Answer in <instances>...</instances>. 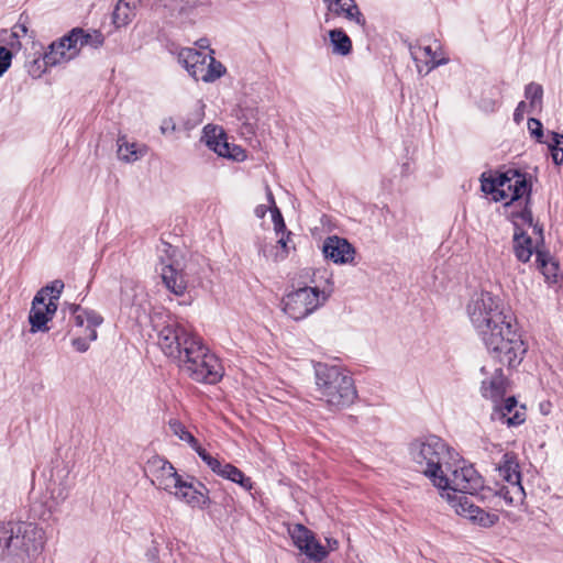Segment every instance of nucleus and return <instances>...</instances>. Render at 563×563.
Here are the masks:
<instances>
[{
  "mask_svg": "<svg viewBox=\"0 0 563 563\" xmlns=\"http://www.w3.org/2000/svg\"><path fill=\"white\" fill-rule=\"evenodd\" d=\"M466 313L479 338L514 321L512 316L506 311L501 299L484 290L472 296L466 306Z\"/></svg>",
  "mask_w": 563,
  "mask_h": 563,
  "instance_id": "5",
  "label": "nucleus"
},
{
  "mask_svg": "<svg viewBox=\"0 0 563 563\" xmlns=\"http://www.w3.org/2000/svg\"><path fill=\"white\" fill-rule=\"evenodd\" d=\"M12 53L4 46H0V76L10 67Z\"/></svg>",
  "mask_w": 563,
  "mask_h": 563,
  "instance_id": "43",
  "label": "nucleus"
},
{
  "mask_svg": "<svg viewBox=\"0 0 563 563\" xmlns=\"http://www.w3.org/2000/svg\"><path fill=\"white\" fill-rule=\"evenodd\" d=\"M197 44H198V46H199V48H200L199 51H201V52H209V51H211V49L209 48V42H208V40H205V38L199 40V41L197 42Z\"/></svg>",
  "mask_w": 563,
  "mask_h": 563,
  "instance_id": "50",
  "label": "nucleus"
},
{
  "mask_svg": "<svg viewBox=\"0 0 563 563\" xmlns=\"http://www.w3.org/2000/svg\"><path fill=\"white\" fill-rule=\"evenodd\" d=\"M64 289V283L59 279H56L52 282L48 286L42 288L37 294L43 295V299L48 301H54L55 305H57V301L63 292Z\"/></svg>",
  "mask_w": 563,
  "mask_h": 563,
  "instance_id": "39",
  "label": "nucleus"
},
{
  "mask_svg": "<svg viewBox=\"0 0 563 563\" xmlns=\"http://www.w3.org/2000/svg\"><path fill=\"white\" fill-rule=\"evenodd\" d=\"M200 459L218 476L238 484L246 492L252 490L253 482L251 477L245 476V474L233 464L221 462L208 452L200 453Z\"/></svg>",
  "mask_w": 563,
  "mask_h": 563,
  "instance_id": "18",
  "label": "nucleus"
},
{
  "mask_svg": "<svg viewBox=\"0 0 563 563\" xmlns=\"http://www.w3.org/2000/svg\"><path fill=\"white\" fill-rule=\"evenodd\" d=\"M507 391V383L501 367L494 369L489 378L482 382L481 394L484 398L489 399L493 405L501 401Z\"/></svg>",
  "mask_w": 563,
  "mask_h": 563,
  "instance_id": "25",
  "label": "nucleus"
},
{
  "mask_svg": "<svg viewBox=\"0 0 563 563\" xmlns=\"http://www.w3.org/2000/svg\"><path fill=\"white\" fill-rule=\"evenodd\" d=\"M482 190L492 195L494 201H503L505 206L527 202L530 196V186L525 174L509 169L498 175H482Z\"/></svg>",
  "mask_w": 563,
  "mask_h": 563,
  "instance_id": "7",
  "label": "nucleus"
},
{
  "mask_svg": "<svg viewBox=\"0 0 563 563\" xmlns=\"http://www.w3.org/2000/svg\"><path fill=\"white\" fill-rule=\"evenodd\" d=\"M328 545L330 550H334L338 548V541L334 539H327Z\"/></svg>",
  "mask_w": 563,
  "mask_h": 563,
  "instance_id": "51",
  "label": "nucleus"
},
{
  "mask_svg": "<svg viewBox=\"0 0 563 563\" xmlns=\"http://www.w3.org/2000/svg\"><path fill=\"white\" fill-rule=\"evenodd\" d=\"M168 427L172 433L177 437L180 441L187 443L199 456L200 453L207 452L197 441V439L192 435V433L186 428V426L180 422L178 419H170L168 421Z\"/></svg>",
  "mask_w": 563,
  "mask_h": 563,
  "instance_id": "31",
  "label": "nucleus"
},
{
  "mask_svg": "<svg viewBox=\"0 0 563 563\" xmlns=\"http://www.w3.org/2000/svg\"><path fill=\"white\" fill-rule=\"evenodd\" d=\"M526 108H527V103L525 101H520L518 103L517 108L515 109V113H514L515 121L520 122L522 120L523 112L526 111Z\"/></svg>",
  "mask_w": 563,
  "mask_h": 563,
  "instance_id": "46",
  "label": "nucleus"
},
{
  "mask_svg": "<svg viewBox=\"0 0 563 563\" xmlns=\"http://www.w3.org/2000/svg\"><path fill=\"white\" fill-rule=\"evenodd\" d=\"M450 506L459 516H462L483 528L493 527L499 520L498 515L483 510L478 506L472 504L468 499H450Z\"/></svg>",
  "mask_w": 563,
  "mask_h": 563,
  "instance_id": "22",
  "label": "nucleus"
},
{
  "mask_svg": "<svg viewBox=\"0 0 563 563\" xmlns=\"http://www.w3.org/2000/svg\"><path fill=\"white\" fill-rule=\"evenodd\" d=\"M67 41H64V36L49 44L48 49L43 54L42 58H37L33 62L30 73L40 77L49 67L66 64L74 59L71 53L67 52Z\"/></svg>",
  "mask_w": 563,
  "mask_h": 563,
  "instance_id": "15",
  "label": "nucleus"
},
{
  "mask_svg": "<svg viewBox=\"0 0 563 563\" xmlns=\"http://www.w3.org/2000/svg\"><path fill=\"white\" fill-rule=\"evenodd\" d=\"M528 130L530 134L536 137V140L540 143H542L543 137V126L540 120L530 118L528 120Z\"/></svg>",
  "mask_w": 563,
  "mask_h": 563,
  "instance_id": "42",
  "label": "nucleus"
},
{
  "mask_svg": "<svg viewBox=\"0 0 563 563\" xmlns=\"http://www.w3.org/2000/svg\"><path fill=\"white\" fill-rule=\"evenodd\" d=\"M300 552L316 562L322 561L328 555V550L316 539L314 534L311 537V541L305 543Z\"/></svg>",
  "mask_w": 563,
  "mask_h": 563,
  "instance_id": "35",
  "label": "nucleus"
},
{
  "mask_svg": "<svg viewBox=\"0 0 563 563\" xmlns=\"http://www.w3.org/2000/svg\"><path fill=\"white\" fill-rule=\"evenodd\" d=\"M159 274L165 287L175 296L181 297L188 288L187 275L177 262L162 261Z\"/></svg>",
  "mask_w": 563,
  "mask_h": 563,
  "instance_id": "23",
  "label": "nucleus"
},
{
  "mask_svg": "<svg viewBox=\"0 0 563 563\" xmlns=\"http://www.w3.org/2000/svg\"><path fill=\"white\" fill-rule=\"evenodd\" d=\"M314 376L317 397L330 410L346 408L357 398L354 379L344 367L317 363Z\"/></svg>",
  "mask_w": 563,
  "mask_h": 563,
  "instance_id": "4",
  "label": "nucleus"
},
{
  "mask_svg": "<svg viewBox=\"0 0 563 563\" xmlns=\"http://www.w3.org/2000/svg\"><path fill=\"white\" fill-rule=\"evenodd\" d=\"M288 532L290 534V538L294 542V544L299 549V551L302 550V547H305V543L311 541V537L313 536V532L310 531L305 526L297 523L288 529Z\"/></svg>",
  "mask_w": 563,
  "mask_h": 563,
  "instance_id": "37",
  "label": "nucleus"
},
{
  "mask_svg": "<svg viewBox=\"0 0 563 563\" xmlns=\"http://www.w3.org/2000/svg\"><path fill=\"white\" fill-rule=\"evenodd\" d=\"M148 563H158V551L156 548H151L146 552Z\"/></svg>",
  "mask_w": 563,
  "mask_h": 563,
  "instance_id": "47",
  "label": "nucleus"
},
{
  "mask_svg": "<svg viewBox=\"0 0 563 563\" xmlns=\"http://www.w3.org/2000/svg\"><path fill=\"white\" fill-rule=\"evenodd\" d=\"M202 141L209 150L219 156L230 158L236 162H243L246 158L245 151L235 144H230L222 128L208 124L203 128Z\"/></svg>",
  "mask_w": 563,
  "mask_h": 563,
  "instance_id": "14",
  "label": "nucleus"
},
{
  "mask_svg": "<svg viewBox=\"0 0 563 563\" xmlns=\"http://www.w3.org/2000/svg\"><path fill=\"white\" fill-rule=\"evenodd\" d=\"M552 143L549 144V147L552 152V158L555 164L563 163V134L552 132Z\"/></svg>",
  "mask_w": 563,
  "mask_h": 563,
  "instance_id": "40",
  "label": "nucleus"
},
{
  "mask_svg": "<svg viewBox=\"0 0 563 563\" xmlns=\"http://www.w3.org/2000/svg\"><path fill=\"white\" fill-rule=\"evenodd\" d=\"M256 246L258 254L262 255L266 261L279 262L282 261L278 253V249L275 247L276 243L273 239L257 238Z\"/></svg>",
  "mask_w": 563,
  "mask_h": 563,
  "instance_id": "34",
  "label": "nucleus"
},
{
  "mask_svg": "<svg viewBox=\"0 0 563 563\" xmlns=\"http://www.w3.org/2000/svg\"><path fill=\"white\" fill-rule=\"evenodd\" d=\"M268 210L271 211V205L269 203H268V206L260 205V206H257L255 208L254 212H255L257 218H264Z\"/></svg>",
  "mask_w": 563,
  "mask_h": 563,
  "instance_id": "48",
  "label": "nucleus"
},
{
  "mask_svg": "<svg viewBox=\"0 0 563 563\" xmlns=\"http://www.w3.org/2000/svg\"><path fill=\"white\" fill-rule=\"evenodd\" d=\"M199 4L200 0H164L163 3L173 14L181 19L190 18Z\"/></svg>",
  "mask_w": 563,
  "mask_h": 563,
  "instance_id": "32",
  "label": "nucleus"
},
{
  "mask_svg": "<svg viewBox=\"0 0 563 563\" xmlns=\"http://www.w3.org/2000/svg\"><path fill=\"white\" fill-rule=\"evenodd\" d=\"M328 10L338 16H343L349 22L365 26L366 20L354 0H323Z\"/></svg>",
  "mask_w": 563,
  "mask_h": 563,
  "instance_id": "26",
  "label": "nucleus"
},
{
  "mask_svg": "<svg viewBox=\"0 0 563 563\" xmlns=\"http://www.w3.org/2000/svg\"><path fill=\"white\" fill-rule=\"evenodd\" d=\"M525 97L529 101L532 111L540 110L542 107L543 88L537 82H530L526 86Z\"/></svg>",
  "mask_w": 563,
  "mask_h": 563,
  "instance_id": "36",
  "label": "nucleus"
},
{
  "mask_svg": "<svg viewBox=\"0 0 563 563\" xmlns=\"http://www.w3.org/2000/svg\"><path fill=\"white\" fill-rule=\"evenodd\" d=\"M266 197H267V202L271 205V213H272V220L274 223V229L276 231V234H279L280 232L285 231L286 225H285V222H284V219H283V216H282L279 209L276 207L273 192L268 186L266 187Z\"/></svg>",
  "mask_w": 563,
  "mask_h": 563,
  "instance_id": "38",
  "label": "nucleus"
},
{
  "mask_svg": "<svg viewBox=\"0 0 563 563\" xmlns=\"http://www.w3.org/2000/svg\"><path fill=\"white\" fill-rule=\"evenodd\" d=\"M157 339L163 353L192 380L217 384L223 377V367L216 354L199 335L176 319H168L158 330Z\"/></svg>",
  "mask_w": 563,
  "mask_h": 563,
  "instance_id": "1",
  "label": "nucleus"
},
{
  "mask_svg": "<svg viewBox=\"0 0 563 563\" xmlns=\"http://www.w3.org/2000/svg\"><path fill=\"white\" fill-rule=\"evenodd\" d=\"M499 476L507 483L498 490L507 505H518L525 499L526 493L521 485V473L519 471L518 456L515 452L507 451L503 454L501 461L496 465Z\"/></svg>",
  "mask_w": 563,
  "mask_h": 563,
  "instance_id": "11",
  "label": "nucleus"
},
{
  "mask_svg": "<svg viewBox=\"0 0 563 563\" xmlns=\"http://www.w3.org/2000/svg\"><path fill=\"white\" fill-rule=\"evenodd\" d=\"M329 38L332 44V52L336 55L346 56L352 51V41L341 29H334L329 32Z\"/></svg>",
  "mask_w": 563,
  "mask_h": 563,
  "instance_id": "33",
  "label": "nucleus"
},
{
  "mask_svg": "<svg viewBox=\"0 0 563 563\" xmlns=\"http://www.w3.org/2000/svg\"><path fill=\"white\" fill-rule=\"evenodd\" d=\"M64 41H67L68 51L71 53L74 59L80 54L84 47L99 48L103 45L104 36L97 30H84L75 27L64 35Z\"/></svg>",
  "mask_w": 563,
  "mask_h": 563,
  "instance_id": "21",
  "label": "nucleus"
},
{
  "mask_svg": "<svg viewBox=\"0 0 563 563\" xmlns=\"http://www.w3.org/2000/svg\"><path fill=\"white\" fill-rule=\"evenodd\" d=\"M141 2L142 0H119L112 15L115 26L121 27L131 23Z\"/></svg>",
  "mask_w": 563,
  "mask_h": 563,
  "instance_id": "29",
  "label": "nucleus"
},
{
  "mask_svg": "<svg viewBox=\"0 0 563 563\" xmlns=\"http://www.w3.org/2000/svg\"><path fill=\"white\" fill-rule=\"evenodd\" d=\"M57 311V305L54 301L43 299L42 294H36L32 300V307L29 313L30 332H47L49 327L47 323L53 319Z\"/></svg>",
  "mask_w": 563,
  "mask_h": 563,
  "instance_id": "19",
  "label": "nucleus"
},
{
  "mask_svg": "<svg viewBox=\"0 0 563 563\" xmlns=\"http://www.w3.org/2000/svg\"><path fill=\"white\" fill-rule=\"evenodd\" d=\"M67 498V492L64 487H56L51 492V501L48 503V509L51 511L56 510L60 504H63Z\"/></svg>",
  "mask_w": 563,
  "mask_h": 563,
  "instance_id": "41",
  "label": "nucleus"
},
{
  "mask_svg": "<svg viewBox=\"0 0 563 563\" xmlns=\"http://www.w3.org/2000/svg\"><path fill=\"white\" fill-rule=\"evenodd\" d=\"M514 252L518 261L522 263H527L533 253L537 254V250H540L536 246L531 240V238L518 229L515 231L514 239Z\"/></svg>",
  "mask_w": 563,
  "mask_h": 563,
  "instance_id": "30",
  "label": "nucleus"
},
{
  "mask_svg": "<svg viewBox=\"0 0 563 563\" xmlns=\"http://www.w3.org/2000/svg\"><path fill=\"white\" fill-rule=\"evenodd\" d=\"M409 49L419 74L427 75L448 63V58L439 57L431 46L410 45Z\"/></svg>",
  "mask_w": 563,
  "mask_h": 563,
  "instance_id": "24",
  "label": "nucleus"
},
{
  "mask_svg": "<svg viewBox=\"0 0 563 563\" xmlns=\"http://www.w3.org/2000/svg\"><path fill=\"white\" fill-rule=\"evenodd\" d=\"M145 474L157 489L172 493L179 483L180 475L170 462L161 456H152L145 465Z\"/></svg>",
  "mask_w": 563,
  "mask_h": 563,
  "instance_id": "13",
  "label": "nucleus"
},
{
  "mask_svg": "<svg viewBox=\"0 0 563 563\" xmlns=\"http://www.w3.org/2000/svg\"><path fill=\"white\" fill-rule=\"evenodd\" d=\"M176 499L189 505L192 508L205 509L209 506L210 499L208 490L201 483L194 485V483L183 479L180 476L172 493Z\"/></svg>",
  "mask_w": 563,
  "mask_h": 563,
  "instance_id": "20",
  "label": "nucleus"
},
{
  "mask_svg": "<svg viewBox=\"0 0 563 563\" xmlns=\"http://www.w3.org/2000/svg\"><path fill=\"white\" fill-rule=\"evenodd\" d=\"M159 130L162 134H169L176 131V124L172 118H166L162 121Z\"/></svg>",
  "mask_w": 563,
  "mask_h": 563,
  "instance_id": "45",
  "label": "nucleus"
},
{
  "mask_svg": "<svg viewBox=\"0 0 563 563\" xmlns=\"http://www.w3.org/2000/svg\"><path fill=\"white\" fill-rule=\"evenodd\" d=\"M520 218L522 219V221L525 223H528L530 227H532V213L530 210H527L525 209L521 213H520Z\"/></svg>",
  "mask_w": 563,
  "mask_h": 563,
  "instance_id": "49",
  "label": "nucleus"
},
{
  "mask_svg": "<svg viewBox=\"0 0 563 563\" xmlns=\"http://www.w3.org/2000/svg\"><path fill=\"white\" fill-rule=\"evenodd\" d=\"M45 547V531L34 522L0 521V561L34 563Z\"/></svg>",
  "mask_w": 563,
  "mask_h": 563,
  "instance_id": "3",
  "label": "nucleus"
},
{
  "mask_svg": "<svg viewBox=\"0 0 563 563\" xmlns=\"http://www.w3.org/2000/svg\"><path fill=\"white\" fill-rule=\"evenodd\" d=\"M407 457L416 472L426 476L432 486L446 485L445 472L451 470L459 454L442 438L424 434L407 444Z\"/></svg>",
  "mask_w": 563,
  "mask_h": 563,
  "instance_id": "2",
  "label": "nucleus"
},
{
  "mask_svg": "<svg viewBox=\"0 0 563 563\" xmlns=\"http://www.w3.org/2000/svg\"><path fill=\"white\" fill-rule=\"evenodd\" d=\"M482 372H483V373H488L487 367H486V366H483V367H482Z\"/></svg>",
  "mask_w": 563,
  "mask_h": 563,
  "instance_id": "53",
  "label": "nucleus"
},
{
  "mask_svg": "<svg viewBox=\"0 0 563 563\" xmlns=\"http://www.w3.org/2000/svg\"><path fill=\"white\" fill-rule=\"evenodd\" d=\"M446 485L434 486L440 496L448 501L450 499H468L465 495H475L484 487L481 474L473 465L463 463L445 472Z\"/></svg>",
  "mask_w": 563,
  "mask_h": 563,
  "instance_id": "8",
  "label": "nucleus"
},
{
  "mask_svg": "<svg viewBox=\"0 0 563 563\" xmlns=\"http://www.w3.org/2000/svg\"><path fill=\"white\" fill-rule=\"evenodd\" d=\"M282 233V236L274 241L276 243V246L278 249V253L280 255V258L282 261L285 260L288 255V246H287V242H288V236L285 238L284 236V231L280 232Z\"/></svg>",
  "mask_w": 563,
  "mask_h": 563,
  "instance_id": "44",
  "label": "nucleus"
},
{
  "mask_svg": "<svg viewBox=\"0 0 563 563\" xmlns=\"http://www.w3.org/2000/svg\"><path fill=\"white\" fill-rule=\"evenodd\" d=\"M490 357L499 365L517 367L523 360L527 346L514 321L481 338Z\"/></svg>",
  "mask_w": 563,
  "mask_h": 563,
  "instance_id": "6",
  "label": "nucleus"
},
{
  "mask_svg": "<svg viewBox=\"0 0 563 563\" xmlns=\"http://www.w3.org/2000/svg\"><path fill=\"white\" fill-rule=\"evenodd\" d=\"M177 60L197 81L213 82L225 74V67L214 58L213 51L185 47L178 52Z\"/></svg>",
  "mask_w": 563,
  "mask_h": 563,
  "instance_id": "9",
  "label": "nucleus"
},
{
  "mask_svg": "<svg viewBox=\"0 0 563 563\" xmlns=\"http://www.w3.org/2000/svg\"><path fill=\"white\" fill-rule=\"evenodd\" d=\"M70 312L74 316V321L77 327H86V338H75L71 340L73 347L79 352L85 353L89 349V342L96 341L98 338L97 327L103 322V318L95 310L81 308L77 305L70 306Z\"/></svg>",
  "mask_w": 563,
  "mask_h": 563,
  "instance_id": "12",
  "label": "nucleus"
},
{
  "mask_svg": "<svg viewBox=\"0 0 563 563\" xmlns=\"http://www.w3.org/2000/svg\"><path fill=\"white\" fill-rule=\"evenodd\" d=\"M537 267L540 269L544 279L548 284H556L560 278V265L559 263L550 255L549 252L544 250H537V258H536Z\"/></svg>",
  "mask_w": 563,
  "mask_h": 563,
  "instance_id": "28",
  "label": "nucleus"
},
{
  "mask_svg": "<svg viewBox=\"0 0 563 563\" xmlns=\"http://www.w3.org/2000/svg\"><path fill=\"white\" fill-rule=\"evenodd\" d=\"M526 418L525 406H519L514 396L504 398L501 401L493 405L490 419L495 422L512 428L522 424Z\"/></svg>",
  "mask_w": 563,
  "mask_h": 563,
  "instance_id": "16",
  "label": "nucleus"
},
{
  "mask_svg": "<svg viewBox=\"0 0 563 563\" xmlns=\"http://www.w3.org/2000/svg\"><path fill=\"white\" fill-rule=\"evenodd\" d=\"M323 256L336 265L354 264L356 249L344 238L330 235L322 244Z\"/></svg>",
  "mask_w": 563,
  "mask_h": 563,
  "instance_id": "17",
  "label": "nucleus"
},
{
  "mask_svg": "<svg viewBox=\"0 0 563 563\" xmlns=\"http://www.w3.org/2000/svg\"><path fill=\"white\" fill-rule=\"evenodd\" d=\"M117 155L119 161L133 164L142 159L148 153V146L144 143L131 142L126 135H119L117 140Z\"/></svg>",
  "mask_w": 563,
  "mask_h": 563,
  "instance_id": "27",
  "label": "nucleus"
},
{
  "mask_svg": "<svg viewBox=\"0 0 563 563\" xmlns=\"http://www.w3.org/2000/svg\"><path fill=\"white\" fill-rule=\"evenodd\" d=\"M499 452L501 451L500 445H494Z\"/></svg>",
  "mask_w": 563,
  "mask_h": 563,
  "instance_id": "54",
  "label": "nucleus"
},
{
  "mask_svg": "<svg viewBox=\"0 0 563 563\" xmlns=\"http://www.w3.org/2000/svg\"><path fill=\"white\" fill-rule=\"evenodd\" d=\"M331 288H299L285 296L283 299V310L295 321L303 320L322 307L331 296Z\"/></svg>",
  "mask_w": 563,
  "mask_h": 563,
  "instance_id": "10",
  "label": "nucleus"
},
{
  "mask_svg": "<svg viewBox=\"0 0 563 563\" xmlns=\"http://www.w3.org/2000/svg\"><path fill=\"white\" fill-rule=\"evenodd\" d=\"M540 408L543 415H547L549 412L548 410H543V405H541Z\"/></svg>",
  "mask_w": 563,
  "mask_h": 563,
  "instance_id": "52",
  "label": "nucleus"
}]
</instances>
